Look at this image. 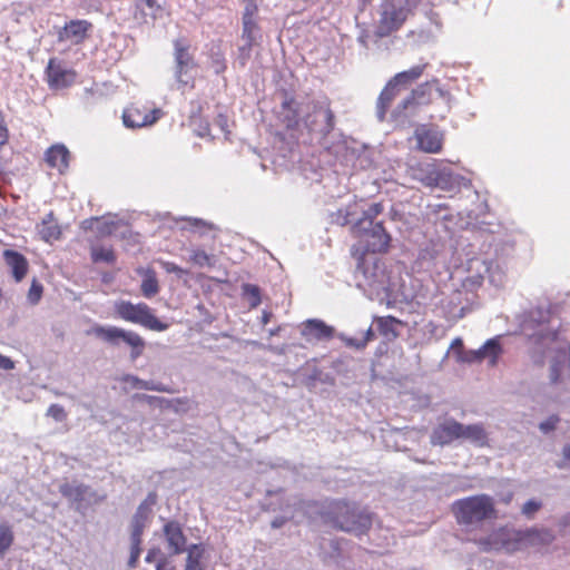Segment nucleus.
<instances>
[{
	"instance_id": "59",
	"label": "nucleus",
	"mask_w": 570,
	"mask_h": 570,
	"mask_svg": "<svg viewBox=\"0 0 570 570\" xmlns=\"http://www.w3.org/2000/svg\"><path fill=\"white\" fill-rule=\"evenodd\" d=\"M348 216H350V212H346L343 220H342V225H346V224H350V219H348Z\"/></svg>"
},
{
	"instance_id": "24",
	"label": "nucleus",
	"mask_w": 570,
	"mask_h": 570,
	"mask_svg": "<svg viewBox=\"0 0 570 570\" xmlns=\"http://www.w3.org/2000/svg\"><path fill=\"white\" fill-rule=\"evenodd\" d=\"M38 233L46 242L57 240L60 238L61 229L53 216V213H49L38 225Z\"/></svg>"
},
{
	"instance_id": "52",
	"label": "nucleus",
	"mask_w": 570,
	"mask_h": 570,
	"mask_svg": "<svg viewBox=\"0 0 570 570\" xmlns=\"http://www.w3.org/2000/svg\"><path fill=\"white\" fill-rule=\"evenodd\" d=\"M156 570H176V567L166 557H160L157 561Z\"/></svg>"
},
{
	"instance_id": "41",
	"label": "nucleus",
	"mask_w": 570,
	"mask_h": 570,
	"mask_svg": "<svg viewBox=\"0 0 570 570\" xmlns=\"http://www.w3.org/2000/svg\"><path fill=\"white\" fill-rule=\"evenodd\" d=\"M317 110L323 111V114H324L325 126H324L323 131H324L325 135H327V134H330L334 129V126H335L334 112L330 108V106H327L325 108L320 107Z\"/></svg>"
},
{
	"instance_id": "12",
	"label": "nucleus",
	"mask_w": 570,
	"mask_h": 570,
	"mask_svg": "<svg viewBox=\"0 0 570 570\" xmlns=\"http://www.w3.org/2000/svg\"><path fill=\"white\" fill-rule=\"evenodd\" d=\"M463 424L454 419H448L438 424L431 434V443L433 445H449L462 438Z\"/></svg>"
},
{
	"instance_id": "30",
	"label": "nucleus",
	"mask_w": 570,
	"mask_h": 570,
	"mask_svg": "<svg viewBox=\"0 0 570 570\" xmlns=\"http://www.w3.org/2000/svg\"><path fill=\"white\" fill-rule=\"evenodd\" d=\"M481 351H482L483 357L490 358V364L495 365L499 356L502 353V347H501L498 338H490L481 347Z\"/></svg>"
},
{
	"instance_id": "58",
	"label": "nucleus",
	"mask_w": 570,
	"mask_h": 570,
	"mask_svg": "<svg viewBox=\"0 0 570 570\" xmlns=\"http://www.w3.org/2000/svg\"><path fill=\"white\" fill-rule=\"evenodd\" d=\"M563 458L566 461L570 462V444L563 448Z\"/></svg>"
},
{
	"instance_id": "22",
	"label": "nucleus",
	"mask_w": 570,
	"mask_h": 570,
	"mask_svg": "<svg viewBox=\"0 0 570 570\" xmlns=\"http://www.w3.org/2000/svg\"><path fill=\"white\" fill-rule=\"evenodd\" d=\"M426 67L428 63L413 66L407 70L396 73L390 81L401 90L405 89L421 78Z\"/></svg>"
},
{
	"instance_id": "36",
	"label": "nucleus",
	"mask_w": 570,
	"mask_h": 570,
	"mask_svg": "<svg viewBox=\"0 0 570 570\" xmlns=\"http://www.w3.org/2000/svg\"><path fill=\"white\" fill-rule=\"evenodd\" d=\"M189 261L194 265H197L199 267H205V266L210 267V266L214 265L213 256L207 254L203 249H195V250H193L191 254H190Z\"/></svg>"
},
{
	"instance_id": "48",
	"label": "nucleus",
	"mask_w": 570,
	"mask_h": 570,
	"mask_svg": "<svg viewBox=\"0 0 570 570\" xmlns=\"http://www.w3.org/2000/svg\"><path fill=\"white\" fill-rule=\"evenodd\" d=\"M344 344L347 347H353L355 350H364L365 348V342L361 338H354V337H344L343 338Z\"/></svg>"
},
{
	"instance_id": "6",
	"label": "nucleus",
	"mask_w": 570,
	"mask_h": 570,
	"mask_svg": "<svg viewBox=\"0 0 570 570\" xmlns=\"http://www.w3.org/2000/svg\"><path fill=\"white\" fill-rule=\"evenodd\" d=\"M89 333L111 346H118L124 342L130 347V358L132 361L140 357L146 347L145 340L137 332L121 327L95 325Z\"/></svg>"
},
{
	"instance_id": "39",
	"label": "nucleus",
	"mask_w": 570,
	"mask_h": 570,
	"mask_svg": "<svg viewBox=\"0 0 570 570\" xmlns=\"http://www.w3.org/2000/svg\"><path fill=\"white\" fill-rule=\"evenodd\" d=\"M244 294L249 298L250 305L256 307L261 304V291L258 286L253 284L244 285Z\"/></svg>"
},
{
	"instance_id": "57",
	"label": "nucleus",
	"mask_w": 570,
	"mask_h": 570,
	"mask_svg": "<svg viewBox=\"0 0 570 570\" xmlns=\"http://www.w3.org/2000/svg\"><path fill=\"white\" fill-rule=\"evenodd\" d=\"M246 1H247V6L246 7H249V9H254L255 8V12H256L259 0H246Z\"/></svg>"
},
{
	"instance_id": "29",
	"label": "nucleus",
	"mask_w": 570,
	"mask_h": 570,
	"mask_svg": "<svg viewBox=\"0 0 570 570\" xmlns=\"http://www.w3.org/2000/svg\"><path fill=\"white\" fill-rule=\"evenodd\" d=\"M90 256L94 263L114 264L116 262V254L111 246H91Z\"/></svg>"
},
{
	"instance_id": "28",
	"label": "nucleus",
	"mask_w": 570,
	"mask_h": 570,
	"mask_svg": "<svg viewBox=\"0 0 570 570\" xmlns=\"http://www.w3.org/2000/svg\"><path fill=\"white\" fill-rule=\"evenodd\" d=\"M209 67L216 75L225 72L227 69L226 59L219 45H213L208 51Z\"/></svg>"
},
{
	"instance_id": "15",
	"label": "nucleus",
	"mask_w": 570,
	"mask_h": 570,
	"mask_svg": "<svg viewBox=\"0 0 570 570\" xmlns=\"http://www.w3.org/2000/svg\"><path fill=\"white\" fill-rule=\"evenodd\" d=\"M407 18V11L406 9L400 7L396 8L394 6H391L390 8L385 9L382 12L381 19H380V36H389L393 31H396L401 28V26L404 23V21Z\"/></svg>"
},
{
	"instance_id": "16",
	"label": "nucleus",
	"mask_w": 570,
	"mask_h": 570,
	"mask_svg": "<svg viewBox=\"0 0 570 570\" xmlns=\"http://www.w3.org/2000/svg\"><path fill=\"white\" fill-rule=\"evenodd\" d=\"M45 159L50 168L63 174L69 167L70 153L65 145L56 144L46 150Z\"/></svg>"
},
{
	"instance_id": "26",
	"label": "nucleus",
	"mask_w": 570,
	"mask_h": 570,
	"mask_svg": "<svg viewBox=\"0 0 570 570\" xmlns=\"http://www.w3.org/2000/svg\"><path fill=\"white\" fill-rule=\"evenodd\" d=\"M89 487L82 483H63L59 488L61 495L73 502H82L86 500Z\"/></svg>"
},
{
	"instance_id": "25",
	"label": "nucleus",
	"mask_w": 570,
	"mask_h": 570,
	"mask_svg": "<svg viewBox=\"0 0 570 570\" xmlns=\"http://www.w3.org/2000/svg\"><path fill=\"white\" fill-rule=\"evenodd\" d=\"M476 446L488 445V434L482 424H463L462 438Z\"/></svg>"
},
{
	"instance_id": "61",
	"label": "nucleus",
	"mask_w": 570,
	"mask_h": 570,
	"mask_svg": "<svg viewBox=\"0 0 570 570\" xmlns=\"http://www.w3.org/2000/svg\"><path fill=\"white\" fill-rule=\"evenodd\" d=\"M454 343H455V345H462V341H461L460 338H456V340L454 341Z\"/></svg>"
},
{
	"instance_id": "62",
	"label": "nucleus",
	"mask_w": 570,
	"mask_h": 570,
	"mask_svg": "<svg viewBox=\"0 0 570 570\" xmlns=\"http://www.w3.org/2000/svg\"><path fill=\"white\" fill-rule=\"evenodd\" d=\"M566 521L570 525V515L566 518Z\"/></svg>"
},
{
	"instance_id": "49",
	"label": "nucleus",
	"mask_w": 570,
	"mask_h": 570,
	"mask_svg": "<svg viewBox=\"0 0 570 570\" xmlns=\"http://www.w3.org/2000/svg\"><path fill=\"white\" fill-rule=\"evenodd\" d=\"M199 125L197 126L196 134L197 136L204 138L210 136V127L207 121H203L200 118L198 119Z\"/></svg>"
},
{
	"instance_id": "32",
	"label": "nucleus",
	"mask_w": 570,
	"mask_h": 570,
	"mask_svg": "<svg viewBox=\"0 0 570 570\" xmlns=\"http://www.w3.org/2000/svg\"><path fill=\"white\" fill-rule=\"evenodd\" d=\"M203 552L199 546L193 544L188 550L185 570H202L200 560Z\"/></svg>"
},
{
	"instance_id": "17",
	"label": "nucleus",
	"mask_w": 570,
	"mask_h": 570,
	"mask_svg": "<svg viewBox=\"0 0 570 570\" xmlns=\"http://www.w3.org/2000/svg\"><path fill=\"white\" fill-rule=\"evenodd\" d=\"M161 10L156 0H137L132 11L134 20L139 24H147L157 18Z\"/></svg>"
},
{
	"instance_id": "19",
	"label": "nucleus",
	"mask_w": 570,
	"mask_h": 570,
	"mask_svg": "<svg viewBox=\"0 0 570 570\" xmlns=\"http://www.w3.org/2000/svg\"><path fill=\"white\" fill-rule=\"evenodd\" d=\"M373 322L376 325L379 334L386 338L387 341L396 340L400 335L399 327L404 325V323L401 320L392 315L375 316L373 318Z\"/></svg>"
},
{
	"instance_id": "45",
	"label": "nucleus",
	"mask_w": 570,
	"mask_h": 570,
	"mask_svg": "<svg viewBox=\"0 0 570 570\" xmlns=\"http://www.w3.org/2000/svg\"><path fill=\"white\" fill-rule=\"evenodd\" d=\"M541 505L542 504L539 501L529 500L523 504L522 513L528 518H532L534 513L541 509Z\"/></svg>"
},
{
	"instance_id": "42",
	"label": "nucleus",
	"mask_w": 570,
	"mask_h": 570,
	"mask_svg": "<svg viewBox=\"0 0 570 570\" xmlns=\"http://www.w3.org/2000/svg\"><path fill=\"white\" fill-rule=\"evenodd\" d=\"M562 370H563V363L558 361V360H554L552 363H551V366H550V382L552 384H559L562 382L561 380V373H562Z\"/></svg>"
},
{
	"instance_id": "43",
	"label": "nucleus",
	"mask_w": 570,
	"mask_h": 570,
	"mask_svg": "<svg viewBox=\"0 0 570 570\" xmlns=\"http://www.w3.org/2000/svg\"><path fill=\"white\" fill-rule=\"evenodd\" d=\"M141 541L142 540L130 541V557L128 560L129 568H136V566H137V562H138V559H139L140 552H141V548H140Z\"/></svg>"
},
{
	"instance_id": "54",
	"label": "nucleus",
	"mask_w": 570,
	"mask_h": 570,
	"mask_svg": "<svg viewBox=\"0 0 570 570\" xmlns=\"http://www.w3.org/2000/svg\"><path fill=\"white\" fill-rule=\"evenodd\" d=\"M187 222L190 226L197 228H212V225L200 218H188Z\"/></svg>"
},
{
	"instance_id": "18",
	"label": "nucleus",
	"mask_w": 570,
	"mask_h": 570,
	"mask_svg": "<svg viewBox=\"0 0 570 570\" xmlns=\"http://www.w3.org/2000/svg\"><path fill=\"white\" fill-rule=\"evenodd\" d=\"M3 259L10 268L12 276L17 283L21 282L28 273V261L19 252L13 249H6L3 252Z\"/></svg>"
},
{
	"instance_id": "34",
	"label": "nucleus",
	"mask_w": 570,
	"mask_h": 570,
	"mask_svg": "<svg viewBox=\"0 0 570 570\" xmlns=\"http://www.w3.org/2000/svg\"><path fill=\"white\" fill-rule=\"evenodd\" d=\"M14 541V534L11 527L8 523L0 524V556L4 554L7 550L12 546Z\"/></svg>"
},
{
	"instance_id": "7",
	"label": "nucleus",
	"mask_w": 570,
	"mask_h": 570,
	"mask_svg": "<svg viewBox=\"0 0 570 570\" xmlns=\"http://www.w3.org/2000/svg\"><path fill=\"white\" fill-rule=\"evenodd\" d=\"M432 91H433V85L430 82H425V83L417 86L393 110V112H392L393 119L399 120L401 118H407V117L414 116L420 106L429 105L431 102Z\"/></svg>"
},
{
	"instance_id": "31",
	"label": "nucleus",
	"mask_w": 570,
	"mask_h": 570,
	"mask_svg": "<svg viewBox=\"0 0 570 570\" xmlns=\"http://www.w3.org/2000/svg\"><path fill=\"white\" fill-rule=\"evenodd\" d=\"M140 289L141 294L147 298L155 296L159 292V284L154 272H149L145 275Z\"/></svg>"
},
{
	"instance_id": "2",
	"label": "nucleus",
	"mask_w": 570,
	"mask_h": 570,
	"mask_svg": "<svg viewBox=\"0 0 570 570\" xmlns=\"http://www.w3.org/2000/svg\"><path fill=\"white\" fill-rule=\"evenodd\" d=\"M553 539L554 535L547 529L533 528L525 531L499 529L492 532L488 539L481 540L480 544L484 551L504 550L514 552L528 547L550 544Z\"/></svg>"
},
{
	"instance_id": "55",
	"label": "nucleus",
	"mask_w": 570,
	"mask_h": 570,
	"mask_svg": "<svg viewBox=\"0 0 570 570\" xmlns=\"http://www.w3.org/2000/svg\"><path fill=\"white\" fill-rule=\"evenodd\" d=\"M160 553H161V552H160V549H158V548H153V549H150V550L147 552V556H146V558H145L146 562L150 563V562L155 561V560H156V558H157L158 556H160Z\"/></svg>"
},
{
	"instance_id": "35",
	"label": "nucleus",
	"mask_w": 570,
	"mask_h": 570,
	"mask_svg": "<svg viewBox=\"0 0 570 570\" xmlns=\"http://www.w3.org/2000/svg\"><path fill=\"white\" fill-rule=\"evenodd\" d=\"M131 381L134 385L138 389L147 390V391H157V392H166L173 393L174 391L161 383H154L150 381H144L138 377L132 376Z\"/></svg>"
},
{
	"instance_id": "46",
	"label": "nucleus",
	"mask_w": 570,
	"mask_h": 570,
	"mask_svg": "<svg viewBox=\"0 0 570 570\" xmlns=\"http://www.w3.org/2000/svg\"><path fill=\"white\" fill-rule=\"evenodd\" d=\"M160 265L167 273H174L178 276L188 274L186 269L179 267L177 264L173 262H160Z\"/></svg>"
},
{
	"instance_id": "38",
	"label": "nucleus",
	"mask_w": 570,
	"mask_h": 570,
	"mask_svg": "<svg viewBox=\"0 0 570 570\" xmlns=\"http://www.w3.org/2000/svg\"><path fill=\"white\" fill-rule=\"evenodd\" d=\"M145 527H146V521L144 519H138V518L132 517L130 541L141 540Z\"/></svg>"
},
{
	"instance_id": "53",
	"label": "nucleus",
	"mask_w": 570,
	"mask_h": 570,
	"mask_svg": "<svg viewBox=\"0 0 570 570\" xmlns=\"http://www.w3.org/2000/svg\"><path fill=\"white\" fill-rule=\"evenodd\" d=\"M0 368L4 371H10L14 368V362L2 354H0Z\"/></svg>"
},
{
	"instance_id": "5",
	"label": "nucleus",
	"mask_w": 570,
	"mask_h": 570,
	"mask_svg": "<svg viewBox=\"0 0 570 570\" xmlns=\"http://www.w3.org/2000/svg\"><path fill=\"white\" fill-rule=\"evenodd\" d=\"M114 312L115 317L150 331L164 332L169 327V324L160 321L154 309L144 302L132 303L120 299L114 304Z\"/></svg>"
},
{
	"instance_id": "56",
	"label": "nucleus",
	"mask_w": 570,
	"mask_h": 570,
	"mask_svg": "<svg viewBox=\"0 0 570 570\" xmlns=\"http://www.w3.org/2000/svg\"><path fill=\"white\" fill-rule=\"evenodd\" d=\"M361 340L365 342V346H366L371 341L374 340V332H373V330L371 327L367 328V331L364 333L363 338H361Z\"/></svg>"
},
{
	"instance_id": "44",
	"label": "nucleus",
	"mask_w": 570,
	"mask_h": 570,
	"mask_svg": "<svg viewBox=\"0 0 570 570\" xmlns=\"http://www.w3.org/2000/svg\"><path fill=\"white\" fill-rule=\"evenodd\" d=\"M47 415L57 422H62L67 419V413L63 406L59 404H51L47 411Z\"/></svg>"
},
{
	"instance_id": "23",
	"label": "nucleus",
	"mask_w": 570,
	"mask_h": 570,
	"mask_svg": "<svg viewBox=\"0 0 570 570\" xmlns=\"http://www.w3.org/2000/svg\"><path fill=\"white\" fill-rule=\"evenodd\" d=\"M302 334L315 340H328L333 336V328L320 320H308L303 327Z\"/></svg>"
},
{
	"instance_id": "8",
	"label": "nucleus",
	"mask_w": 570,
	"mask_h": 570,
	"mask_svg": "<svg viewBox=\"0 0 570 570\" xmlns=\"http://www.w3.org/2000/svg\"><path fill=\"white\" fill-rule=\"evenodd\" d=\"M174 58L176 65V79L178 82L194 87V79L188 77L187 73L197 65L194 55L190 52V45L184 39H176L174 41Z\"/></svg>"
},
{
	"instance_id": "60",
	"label": "nucleus",
	"mask_w": 570,
	"mask_h": 570,
	"mask_svg": "<svg viewBox=\"0 0 570 570\" xmlns=\"http://www.w3.org/2000/svg\"><path fill=\"white\" fill-rule=\"evenodd\" d=\"M219 120L223 122L222 128L225 130L226 119L223 116H219Z\"/></svg>"
},
{
	"instance_id": "1",
	"label": "nucleus",
	"mask_w": 570,
	"mask_h": 570,
	"mask_svg": "<svg viewBox=\"0 0 570 570\" xmlns=\"http://www.w3.org/2000/svg\"><path fill=\"white\" fill-rule=\"evenodd\" d=\"M384 210L382 203H373L363 212L350 230L358 242L351 248V255L356 261L357 268H363L366 263V256L375 253H386L390 248L391 236L386 232L383 222L374 220Z\"/></svg>"
},
{
	"instance_id": "13",
	"label": "nucleus",
	"mask_w": 570,
	"mask_h": 570,
	"mask_svg": "<svg viewBox=\"0 0 570 570\" xmlns=\"http://www.w3.org/2000/svg\"><path fill=\"white\" fill-rule=\"evenodd\" d=\"M92 29V23L88 20H70L58 33L59 41H71L73 45L82 43Z\"/></svg>"
},
{
	"instance_id": "27",
	"label": "nucleus",
	"mask_w": 570,
	"mask_h": 570,
	"mask_svg": "<svg viewBox=\"0 0 570 570\" xmlns=\"http://www.w3.org/2000/svg\"><path fill=\"white\" fill-rule=\"evenodd\" d=\"M255 14V8L249 9V7H245V12L243 16V32L242 38L245 42H248V46H254L255 42V30L256 23L253 20V16Z\"/></svg>"
},
{
	"instance_id": "37",
	"label": "nucleus",
	"mask_w": 570,
	"mask_h": 570,
	"mask_svg": "<svg viewBox=\"0 0 570 570\" xmlns=\"http://www.w3.org/2000/svg\"><path fill=\"white\" fill-rule=\"evenodd\" d=\"M156 493H149L146 500L138 507L134 518L144 519L147 522L150 507L156 503Z\"/></svg>"
},
{
	"instance_id": "47",
	"label": "nucleus",
	"mask_w": 570,
	"mask_h": 570,
	"mask_svg": "<svg viewBox=\"0 0 570 570\" xmlns=\"http://www.w3.org/2000/svg\"><path fill=\"white\" fill-rule=\"evenodd\" d=\"M463 362L474 363L484 360L481 348L475 351H468L461 358Z\"/></svg>"
},
{
	"instance_id": "51",
	"label": "nucleus",
	"mask_w": 570,
	"mask_h": 570,
	"mask_svg": "<svg viewBox=\"0 0 570 570\" xmlns=\"http://www.w3.org/2000/svg\"><path fill=\"white\" fill-rule=\"evenodd\" d=\"M559 419L557 416H551L549 417L547 421L542 422L540 424V429L543 431V432H550L552 430H554L557 423H558Z\"/></svg>"
},
{
	"instance_id": "14",
	"label": "nucleus",
	"mask_w": 570,
	"mask_h": 570,
	"mask_svg": "<svg viewBox=\"0 0 570 570\" xmlns=\"http://www.w3.org/2000/svg\"><path fill=\"white\" fill-rule=\"evenodd\" d=\"M163 534L170 554H180L186 550L187 538L178 521H167L163 527Z\"/></svg>"
},
{
	"instance_id": "10",
	"label": "nucleus",
	"mask_w": 570,
	"mask_h": 570,
	"mask_svg": "<svg viewBox=\"0 0 570 570\" xmlns=\"http://www.w3.org/2000/svg\"><path fill=\"white\" fill-rule=\"evenodd\" d=\"M417 149L428 154H439L443 149L444 134L434 125H420L415 131Z\"/></svg>"
},
{
	"instance_id": "20",
	"label": "nucleus",
	"mask_w": 570,
	"mask_h": 570,
	"mask_svg": "<svg viewBox=\"0 0 570 570\" xmlns=\"http://www.w3.org/2000/svg\"><path fill=\"white\" fill-rule=\"evenodd\" d=\"M282 122L287 129H297L299 126L298 105L294 97L286 96L281 105Z\"/></svg>"
},
{
	"instance_id": "11",
	"label": "nucleus",
	"mask_w": 570,
	"mask_h": 570,
	"mask_svg": "<svg viewBox=\"0 0 570 570\" xmlns=\"http://www.w3.org/2000/svg\"><path fill=\"white\" fill-rule=\"evenodd\" d=\"M77 72L65 68L56 58L49 59L46 68V79L50 89H65L75 83Z\"/></svg>"
},
{
	"instance_id": "9",
	"label": "nucleus",
	"mask_w": 570,
	"mask_h": 570,
	"mask_svg": "<svg viewBox=\"0 0 570 570\" xmlns=\"http://www.w3.org/2000/svg\"><path fill=\"white\" fill-rule=\"evenodd\" d=\"M161 116L159 108L132 104L124 110L122 120L128 128H141L154 125Z\"/></svg>"
},
{
	"instance_id": "40",
	"label": "nucleus",
	"mask_w": 570,
	"mask_h": 570,
	"mask_svg": "<svg viewBox=\"0 0 570 570\" xmlns=\"http://www.w3.org/2000/svg\"><path fill=\"white\" fill-rule=\"evenodd\" d=\"M42 292L43 286L37 279H33L28 291L29 303L32 305L37 304L41 299Z\"/></svg>"
},
{
	"instance_id": "33",
	"label": "nucleus",
	"mask_w": 570,
	"mask_h": 570,
	"mask_svg": "<svg viewBox=\"0 0 570 570\" xmlns=\"http://www.w3.org/2000/svg\"><path fill=\"white\" fill-rule=\"evenodd\" d=\"M557 338L558 333L554 331L540 332L531 337L538 348H550V345L554 343Z\"/></svg>"
},
{
	"instance_id": "21",
	"label": "nucleus",
	"mask_w": 570,
	"mask_h": 570,
	"mask_svg": "<svg viewBox=\"0 0 570 570\" xmlns=\"http://www.w3.org/2000/svg\"><path fill=\"white\" fill-rule=\"evenodd\" d=\"M401 89L395 87L390 80L382 89L377 102H376V114L377 118L383 121L385 116L394 101V99L400 95Z\"/></svg>"
},
{
	"instance_id": "3",
	"label": "nucleus",
	"mask_w": 570,
	"mask_h": 570,
	"mask_svg": "<svg viewBox=\"0 0 570 570\" xmlns=\"http://www.w3.org/2000/svg\"><path fill=\"white\" fill-rule=\"evenodd\" d=\"M322 518L334 529L357 535L366 533L373 522L372 513L366 509L344 500L331 502L322 513Z\"/></svg>"
},
{
	"instance_id": "50",
	"label": "nucleus",
	"mask_w": 570,
	"mask_h": 570,
	"mask_svg": "<svg viewBox=\"0 0 570 570\" xmlns=\"http://www.w3.org/2000/svg\"><path fill=\"white\" fill-rule=\"evenodd\" d=\"M252 48L253 46H248V42H245V45L239 48V59L242 66H245L247 60L249 59Z\"/></svg>"
},
{
	"instance_id": "4",
	"label": "nucleus",
	"mask_w": 570,
	"mask_h": 570,
	"mask_svg": "<svg viewBox=\"0 0 570 570\" xmlns=\"http://www.w3.org/2000/svg\"><path fill=\"white\" fill-rule=\"evenodd\" d=\"M452 512L458 523L466 525L497 518L494 500L487 494L456 500L452 504Z\"/></svg>"
}]
</instances>
